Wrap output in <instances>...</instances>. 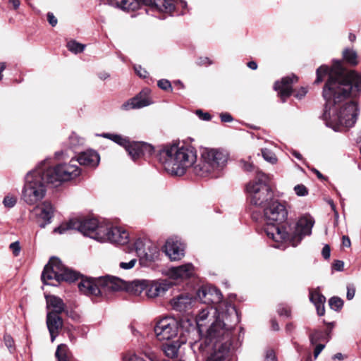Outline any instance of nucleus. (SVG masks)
Here are the masks:
<instances>
[{
  "label": "nucleus",
  "instance_id": "16",
  "mask_svg": "<svg viewBox=\"0 0 361 361\" xmlns=\"http://www.w3.org/2000/svg\"><path fill=\"white\" fill-rule=\"evenodd\" d=\"M106 3L123 11H133L141 8L142 5L154 8V0H106Z\"/></svg>",
  "mask_w": 361,
  "mask_h": 361
},
{
  "label": "nucleus",
  "instance_id": "42",
  "mask_svg": "<svg viewBox=\"0 0 361 361\" xmlns=\"http://www.w3.org/2000/svg\"><path fill=\"white\" fill-rule=\"evenodd\" d=\"M294 191L298 196H305L308 194V190L304 185H297L294 187Z\"/></svg>",
  "mask_w": 361,
  "mask_h": 361
},
{
  "label": "nucleus",
  "instance_id": "14",
  "mask_svg": "<svg viewBox=\"0 0 361 361\" xmlns=\"http://www.w3.org/2000/svg\"><path fill=\"white\" fill-rule=\"evenodd\" d=\"M197 296L204 304H219L223 295L219 289L211 285H204L200 288Z\"/></svg>",
  "mask_w": 361,
  "mask_h": 361
},
{
  "label": "nucleus",
  "instance_id": "53",
  "mask_svg": "<svg viewBox=\"0 0 361 361\" xmlns=\"http://www.w3.org/2000/svg\"><path fill=\"white\" fill-rule=\"evenodd\" d=\"M196 114L199 116L200 118L203 121H209L212 118L209 114L203 113L202 110H197Z\"/></svg>",
  "mask_w": 361,
  "mask_h": 361
},
{
  "label": "nucleus",
  "instance_id": "63",
  "mask_svg": "<svg viewBox=\"0 0 361 361\" xmlns=\"http://www.w3.org/2000/svg\"><path fill=\"white\" fill-rule=\"evenodd\" d=\"M295 329V326L292 323H288L286 326V331L288 333H291Z\"/></svg>",
  "mask_w": 361,
  "mask_h": 361
},
{
  "label": "nucleus",
  "instance_id": "29",
  "mask_svg": "<svg viewBox=\"0 0 361 361\" xmlns=\"http://www.w3.org/2000/svg\"><path fill=\"white\" fill-rule=\"evenodd\" d=\"M310 342L311 345H314L317 343H326L331 338L330 330L322 331L318 329L313 330L309 334Z\"/></svg>",
  "mask_w": 361,
  "mask_h": 361
},
{
  "label": "nucleus",
  "instance_id": "21",
  "mask_svg": "<svg viewBox=\"0 0 361 361\" xmlns=\"http://www.w3.org/2000/svg\"><path fill=\"white\" fill-rule=\"evenodd\" d=\"M99 156L98 153L94 150H87L85 152L80 153V155L77 160L71 159L69 163H66V164H73L75 165L80 170V173H81V170L80 167L78 166L77 163L80 165L90 166V167H95L99 164Z\"/></svg>",
  "mask_w": 361,
  "mask_h": 361
},
{
  "label": "nucleus",
  "instance_id": "48",
  "mask_svg": "<svg viewBox=\"0 0 361 361\" xmlns=\"http://www.w3.org/2000/svg\"><path fill=\"white\" fill-rule=\"evenodd\" d=\"M278 313L281 316H286L287 317L290 316V310L289 307L286 306H280L277 310Z\"/></svg>",
  "mask_w": 361,
  "mask_h": 361
},
{
  "label": "nucleus",
  "instance_id": "26",
  "mask_svg": "<svg viewBox=\"0 0 361 361\" xmlns=\"http://www.w3.org/2000/svg\"><path fill=\"white\" fill-rule=\"evenodd\" d=\"M195 274V267L191 263L171 267L169 269V275L174 280H185L192 277Z\"/></svg>",
  "mask_w": 361,
  "mask_h": 361
},
{
  "label": "nucleus",
  "instance_id": "34",
  "mask_svg": "<svg viewBox=\"0 0 361 361\" xmlns=\"http://www.w3.org/2000/svg\"><path fill=\"white\" fill-rule=\"evenodd\" d=\"M55 355L58 361H71L68 348L64 344L58 345Z\"/></svg>",
  "mask_w": 361,
  "mask_h": 361
},
{
  "label": "nucleus",
  "instance_id": "64",
  "mask_svg": "<svg viewBox=\"0 0 361 361\" xmlns=\"http://www.w3.org/2000/svg\"><path fill=\"white\" fill-rule=\"evenodd\" d=\"M129 361H145V360L143 358L137 356L136 355H133L130 357Z\"/></svg>",
  "mask_w": 361,
  "mask_h": 361
},
{
  "label": "nucleus",
  "instance_id": "41",
  "mask_svg": "<svg viewBox=\"0 0 361 361\" xmlns=\"http://www.w3.org/2000/svg\"><path fill=\"white\" fill-rule=\"evenodd\" d=\"M17 202V198L13 195H8L5 196L3 200L4 205L7 208L13 207Z\"/></svg>",
  "mask_w": 361,
  "mask_h": 361
},
{
  "label": "nucleus",
  "instance_id": "54",
  "mask_svg": "<svg viewBox=\"0 0 361 361\" xmlns=\"http://www.w3.org/2000/svg\"><path fill=\"white\" fill-rule=\"evenodd\" d=\"M331 250L329 245H325L322 250V255L326 259L330 257Z\"/></svg>",
  "mask_w": 361,
  "mask_h": 361
},
{
  "label": "nucleus",
  "instance_id": "57",
  "mask_svg": "<svg viewBox=\"0 0 361 361\" xmlns=\"http://www.w3.org/2000/svg\"><path fill=\"white\" fill-rule=\"evenodd\" d=\"M266 361H276L274 350H268L266 355Z\"/></svg>",
  "mask_w": 361,
  "mask_h": 361
},
{
  "label": "nucleus",
  "instance_id": "62",
  "mask_svg": "<svg viewBox=\"0 0 361 361\" xmlns=\"http://www.w3.org/2000/svg\"><path fill=\"white\" fill-rule=\"evenodd\" d=\"M271 328L274 331H279V326L278 322L275 319H272L271 321Z\"/></svg>",
  "mask_w": 361,
  "mask_h": 361
},
{
  "label": "nucleus",
  "instance_id": "61",
  "mask_svg": "<svg viewBox=\"0 0 361 361\" xmlns=\"http://www.w3.org/2000/svg\"><path fill=\"white\" fill-rule=\"evenodd\" d=\"M342 244L344 247H349L350 246V238L346 235H343L342 238Z\"/></svg>",
  "mask_w": 361,
  "mask_h": 361
},
{
  "label": "nucleus",
  "instance_id": "15",
  "mask_svg": "<svg viewBox=\"0 0 361 361\" xmlns=\"http://www.w3.org/2000/svg\"><path fill=\"white\" fill-rule=\"evenodd\" d=\"M126 150L134 161L142 157H150L154 152V147L144 142L129 141Z\"/></svg>",
  "mask_w": 361,
  "mask_h": 361
},
{
  "label": "nucleus",
  "instance_id": "24",
  "mask_svg": "<svg viewBox=\"0 0 361 361\" xmlns=\"http://www.w3.org/2000/svg\"><path fill=\"white\" fill-rule=\"evenodd\" d=\"M195 302L190 295L180 294L171 299L170 303L174 310L184 313L190 310Z\"/></svg>",
  "mask_w": 361,
  "mask_h": 361
},
{
  "label": "nucleus",
  "instance_id": "32",
  "mask_svg": "<svg viewBox=\"0 0 361 361\" xmlns=\"http://www.w3.org/2000/svg\"><path fill=\"white\" fill-rule=\"evenodd\" d=\"M214 309L212 306H207L199 311L196 316V323L198 328L200 329L204 325V322L207 319L210 311L213 310L214 312Z\"/></svg>",
  "mask_w": 361,
  "mask_h": 361
},
{
  "label": "nucleus",
  "instance_id": "55",
  "mask_svg": "<svg viewBox=\"0 0 361 361\" xmlns=\"http://www.w3.org/2000/svg\"><path fill=\"white\" fill-rule=\"evenodd\" d=\"M324 303L325 302H322L321 304L319 303L314 305L319 316H322L325 313Z\"/></svg>",
  "mask_w": 361,
  "mask_h": 361
},
{
  "label": "nucleus",
  "instance_id": "23",
  "mask_svg": "<svg viewBox=\"0 0 361 361\" xmlns=\"http://www.w3.org/2000/svg\"><path fill=\"white\" fill-rule=\"evenodd\" d=\"M154 6L153 9H155L160 12H164L173 15V13L178 9L182 8L183 9L186 8L187 3L182 0H154Z\"/></svg>",
  "mask_w": 361,
  "mask_h": 361
},
{
  "label": "nucleus",
  "instance_id": "59",
  "mask_svg": "<svg viewBox=\"0 0 361 361\" xmlns=\"http://www.w3.org/2000/svg\"><path fill=\"white\" fill-rule=\"evenodd\" d=\"M307 91L306 88L301 87L300 90L295 94V97L298 99H302L306 94Z\"/></svg>",
  "mask_w": 361,
  "mask_h": 361
},
{
  "label": "nucleus",
  "instance_id": "1",
  "mask_svg": "<svg viewBox=\"0 0 361 361\" xmlns=\"http://www.w3.org/2000/svg\"><path fill=\"white\" fill-rule=\"evenodd\" d=\"M314 83L319 84L328 75L322 97L325 100L323 118L335 131L350 128L355 124L359 109L350 96L361 92V74L346 69L341 61H334L331 67L321 66L317 69Z\"/></svg>",
  "mask_w": 361,
  "mask_h": 361
},
{
  "label": "nucleus",
  "instance_id": "6",
  "mask_svg": "<svg viewBox=\"0 0 361 361\" xmlns=\"http://www.w3.org/2000/svg\"><path fill=\"white\" fill-rule=\"evenodd\" d=\"M263 212L267 223L264 227L267 235L276 243L286 242L289 239L290 233L286 226H281L287 219L288 212L286 207L274 200L263 209Z\"/></svg>",
  "mask_w": 361,
  "mask_h": 361
},
{
  "label": "nucleus",
  "instance_id": "38",
  "mask_svg": "<svg viewBox=\"0 0 361 361\" xmlns=\"http://www.w3.org/2000/svg\"><path fill=\"white\" fill-rule=\"evenodd\" d=\"M67 47L69 51L75 54L81 53L85 49V45L75 41L68 42Z\"/></svg>",
  "mask_w": 361,
  "mask_h": 361
},
{
  "label": "nucleus",
  "instance_id": "18",
  "mask_svg": "<svg viewBox=\"0 0 361 361\" xmlns=\"http://www.w3.org/2000/svg\"><path fill=\"white\" fill-rule=\"evenodd\" d=\"M314 225V220L310 216H303L297 221L295 227V231L292 235L289 237V240L293 241L297 239L300 242L302 237L310 235Z\"/></svg>",
  "mask_w": 361,
  "mask_h": 361
},
{
  "label": "nucleus",
  "instance_id": "5",
  "mask_svg": "<svg viewBox=\"0 0 361 361\" xmlns=\"http://www.w3.org/2000/svg\"><path fill=\"white\" fill-rule=\"evenodd\" d=\"M157 157L168 173L180 176L195 162L197 152L190 146L165 145L158 152Z\"/></svg>",
  "mask_w": 361,
  "mask_h": 361
},
{
  "label": "nucleus",
  "instance_id": "27",
  "mask_svg": "<svg viewBox=\"0 0 361 361\" xmlns=\"http://www.w3.org/2000/svg\"><path fill=\"white\" fill-rule=\"evenodd\" d=\"M60 314L48 312L47 314V326L50 334L51 341L53 342L59 335V331L63 327V319Z\"/></svg>",
  "mask_w": 361,
  "mask_h": 361
},
{
  "label": "nucleus",
  "instance_id": "46",
  "mask_svg": "<svg viewBox=\"0 0 361 361\" xmlns=\"http://www.w3.org/2000/svg\"><path fill=\"white\" fill-rule=\"evenodd\" d=\"M136 262L137 259L134 258L130 259L128 262H121L119 267L123 269H130L135 266Z\"/></svg>",
  "mask_w": 361,
  "mask_h": 361
},
{
  "label": "nucleus",
  "instance_id": "12",
  "mask_svg": "<svg viewBox=\"0 0 361 361\" xmlns=\"http://www.w3.org/2000/svg\"><path fill=\"white\" fill-rule=\"evenodd\" d=\"M97 240L110 242L113 244L126 245L129 241V234L126 230L118 226H111L105 224L104 229L99 233Z\"/></svg>",
  "mask_w": 361,
  "mask_h": 361
},
{
  "label": "nucleus",
  "instance_id": "36",
  "mask_svg": "<svg viewBox=\"0 0 361 361\" xmlns=\"http://www.w3.org/2000/svg\"><path fill=\"white\" fill-rule=\"evenodd\" d=\"M310 300L314 305L326 301L325 297L317 290L310 292Z\"/></svg>",
  "mask_w": 361,
  "mask_h": 361
},
{
  "label": "nucleus",
  "instance_id": "33",
  "mask_svg": "<svg viewBox=\"0 0 361 361\" xmlns=\"http://www.w3.org/2000/svg\"><path fill=\"white\" fill-rule=\"evenodd\" d=\"M343 59L352 66H356L358 63L357 55L355 51L351 49H345L343 52Z\"/></svg>",
  "mask_w": 361,
  "mask_h": 361
},
{
  "label": "nucleus",
  "instance_id": "2",
  "mask_svg": "<svg viewBox=\"0 0 361 361\" xmlns=\"http://www.w3.org/2000/svg\"><path fill=\"white\" fill-rule=\"evenodd\" d=\"M214 314L216 319L207 330L206 337L194 342L189 341V343L195 353L209 350H214V353H219L227 344L228 349L224 352V360L229 350L237 345L231 341V331L240 322V314L235 307L228 303L224 305V308L221 305L216 307Z\"/></svg>",
  "mask_w": 361,
  "mask_h": 361
},
{
  "label": "nucleus",
  "instance_id": "35",
  "mask_svg": "<svg viewBox=\"0 0 361 361\" xmlns=\"http://www.w3.org/2000/svg\"><path fill=\"white\" fill-rule=\"evenodd\" d=\"M84 143V139L79 137L75 133H72L69 136V148L75 152L78 147Z\"/></svg>",
  "mask_w": 361,
  "mask_h": 361
},
{
  "label": "nucleus",
  "instance_id": "28",
  "mask_svg": "<svg viewBox=\"0 0 361 361\" xmlns=\"http://www.w3.org/2000/svg\"><path fill=\"white\" fill-rule=\"evenodd\" d=\"M166 343L163 344L162 349L169 357H174L178 355V350L182 344L188 342V339L180 336V338L176 341L173 339L167 341Z\"/></svg>",
  "mask_w": 361,
  "mask_h": 361
},
{
  "label": "nucleus",
  "instance_id": "39",
  "mask_svg": "<svg viewBox=\"0 0 361 361\" xmlns=\"http://www.w3.org/2000/svg\"><path fill=\"white\" fill-rule=\"evenodd\" d=\"M262 155L266 161L272 164H276L277 162V158L275 154L268 149H262Z\"/></svg>",
  "mask_w": 361,
  "mask_h": 361
},
{
  "label": "nucleus",
  "instance_id": "9",
  "mask_svg": "<svg viewBox=\"0 0 361 361\" xmlns=\"http://www.w3.org/2000/svg\"><path fill=\"white\" fill-rule=\"evenodd\" d=\"M105 224V222H99L94 217H77L73 218L68 222L61 224L56 227L54 232L63 234L68 230L75 229L84 235L97 240L99 233L104 229Z\"/></svg>",
  "mask_w": 361,
  "mask_h": 361
},
{
  "label": "nucleus",
  "instance_id": "11",
  "mask_svg": "<svg viewBox=\"0 0 361 361\" xmlns=\"http://www.w3.org/2000/svg\"><path fill=\"white\" fill-rule=\"evenodd\" d=\"M179 327L180 324L176 319L173 317H164L156 324L154 333L160 341H171L177 336Z\"/></svg>",
  "mask_w": 361,
  "mask_h": 361
},
{
  "label": "nucleus",
  "instance_id": "4",
  "mask_svg": "<svg viewBox=\"0 0 361 361\" xmlns=\"http://www.w3.org/2000/svg\"><path fill=\"white\" fill-rule=\"evenodd\" d=\"M147 280H135L128 283L118 277L106 275L93 279H82L78 284L80 291L88 296H98L110 291L126 290L134 295L145 291Z\"/></svg>",
  "mask_w": 361,
  "mask_h": 361
},
{
  "label": "nucleus",
  "instance_id": "3",
  "mask_svg": "<svg viewBox=\"0 0 361 361\" xmlns=\"http://www.w3.org/2000/svg\"><path fill=\"white\" fill-rule=\"evenodd\" d=\"M44 164V163L41 164L43 166ZM79 175V169L73 164H59L46 169L42 166H39L36 169L27 173L22 197L27 204L33 205L44 197L45 183L57 187L62 183L74 179Z\"/></svg>",
  "mask_w": 361,
  "mask_h": 361
},
{
  "label": "nucleus",
  "instance_id": "7",
  "mask_svg": "<svg viewBox=\"0 0 361 361\" xmlns=\"http://www.w3.org/2000/svg\"><path fill=\"white\" fill-rule=\"evenodd\" d=\"M246 191L250 204L262 209L274 200L269 177L261 171H257L255 180L246 185Z\"/></svg>",
  "mask_w": 361,
  "mask_h": 361
},
{
  "label": "nucleus",
  "instance_id": "31",
  "mask_svg": "<svg viewBox=\"0 0 361 361\" xmlns=\"http://www.w3.org/2000/svg\"><path fill=\"white\" fill-rule=\"evenodd\" d=\"M99 136L109 139L115 143L126 148L130 140L127 137L122 136L118 134L105 133L99 135Z\"/></svg>",
  "mask_w": 361,
  "mask_h": 361
},
{
  "label": "nucleus",
  "instance_id": "60",
  "mask_svg": "<svg viewBox=\"0 0 361 361\" xmlns=\"http://www.w3.org/2000/svg\"><path fill=\"white\" fill-rule=\"evenodd\" d=\"M243 168L244 169L245 171H251L254 169V166L251 163L244 161Z\"/></svg>",
  "mask_w": 361,
  "mask_h": 361
},
{
  "label": "nucleus",
  "instance_id": "52",
  "mask_svg": "<svg viewBox=\"0 0 361 361\" xmlns=\"http://www.w3.org/2000/svg\"><path fill=\"white\" fill-rule=\"evenodd\" d=\"M47 20H48L49 23L51 26H53V27L56 26V24H57V22H58V20H57L56 18V17L54 16V15L52 13H51V12H49V13H47Z\"/></svg>",
  "mask_w": 361,
  "mask_h": 361
},
{
  "label": "nucleus",
  "instance_id": "19",
  "mask_svg": "<svg viewBox=\"0 0 361 361\" xmlns=\"http://www.w3.org/2000/svg\"><path fill=\"white\" fill-rule=\"evenodd\" d=\"M149 90L145 89L135 97L128 100L121 106L123 110H130L133 109H140L151 104L152 100L148 96Z\"/></svg>",
  "mask_w": 361,
  "mask_h": 361
},
{
  "label": "nucleus",
  "instance_id": "20",
  "mask_svg": "<svg viewBox=\"0 0 361 361\" xmlns=\"http://www.w3.org/2000/svg\"><path fill=\"white\" fill-rule=\"evenodd\" d=\"M171 287V283L166 280L147 281L145 295L148 298H154L167 291Z\"/></svg>",
  "mask_w": 361,
  "mask_h": 361
},
{
  "label": "nucleus",
  "instance_id": "25",
  "mask_svg": "<svg viewBox=\"0 0 361 361\" xmlns=\"http://www.w3.org/2000/svg\"><path fill=\"white\" fill-rule=\"evenodd\" d=\"M164 250L171 260L180 259L184 255L183 245L179 240L172 238L166 240Z\"/></svg>",
  "mask_w": 361,
  "mask_h": 361
},
{
  "label": "nucleus",
  "instance_id": "49",
  "mask_svg": "<svg viewBox=\"0 0 361 361\" xmlns=\"http://www.w3.org/2000/svg\"><path fill=\"white\" fill-rule=\"evenodd\" d=\"M314 350V357L317 359L318 355L321 353V352L324 350L326 346L325 343H317Z\"/></svg>",
  "mask_w": 361,
  "mask_h": 361
},
{
  "label": "nucleus",
  "instance_id": "47",
  "mask_svg": "<svg viewBox=\"0 0 361 361\" xmlns=\"http://www.w3.org/2000/svg\"><path fill=\"white\" fill-rule=\"evenodd\" d=\"M355 294V287L353 284H348L347 286V294L346 298L348 300H352Z\"/></svg>",
  "mask_w": 361,
  "mask_h": 361
},
{
  "label": "nucleus",
  "instance_id": "17",
  "mask_svg": "<svg viewBox=\"0 0 361 361\" xmlns=\"http://www.w3.org/2000/svg\"><path fill=\"white\" fill-rule=\"evenodd\" d=\"M134 249L138 256L145 258L147 261H154L158 255L157 247L151 245V243L140 238L135 240L133 244Z\"/></svg>",
  "mask_w": 361,
  "mask_h": 361
},
{
  "label": "nucleus",
  "instance_id": "56",
  "mask_svg": "<svg viewBox=\"0 0 361 361\" xmlns=\"http://www.w3.org/2000/svg\"><path fill=\"white\" fill-rule=\"evenodd\" d=\"M222 122H231L233 121L232 116L228 113H223L220 116Z\"/></svg>",
  "mask_w": 361,
  "mask_h": 361
},
{
  "label": "nucleus",
  "instance_id": "13",
  "mask_svg": "<svg viewBox=\"0 0 361 361\" xmlns=\"http://www.w3.org/2000/svg\"><path fill=\"white\" fill-rule=\"evenodd\" d=\"M36 218V222L42 228L51 222L54 217L55 209L52 204L47 200L36 206L32 211Z\"/></svg>",
  "mask_w": 361,
  "mask_h": 361
},
{
  "label": "nucleus",
  "instance_id": "51",
  "mask_svg": "<svg viewBox=\"0 0 361 361\" xmlns=\"http://www.w3.org/2000/svg\"><path fill=\"white\" fill-rule=\"evenodd\" d=\"M197 64L200 66H209L212 64V61L207 57H200L197 60Z\"/></svg>",
  "mask_w": 361,
  "mask_h": 361
},
{
  "label": "nucleus",
  "instance_id": "43",
  "mask_svg": "<svg viewBox=\"0 0 361 361\" xmlns=\"http://www.w3.org/2000/svg\"><path fill=\"white\" fill-rule=\"evenodd\" d=\"M158 87L164 90H172L171 84L169 80L166 79L159 80L157 82Z\"/></svg>",
  "mask_w": 361,
  "mask_h": 361
},
{
  "label": "nucleus",
  "instance_id": "45",
  "mask_svg": "<svg viewBox=\"0 0 361 361\" xmlns=\"http://www.w3.org/2000/svg\"><path fill=\"white\" fill-rule=\"evenodd\" d=\"M10 250L12 251L14 256H18L20 252V246L18 241L13 242L9 245Z\"/></svg>",
  "mask_w": 361,
  "mask_h": 361
},
{
  "label": "nucleus",
  "instance_id": "44",
  "mask_svg": "<svg viewBox=\"0 0 361 361\" xmlns=\"http://www.w3.org/2000/svg\"><path fill=\"white\" fill-rule=\"evenodd\" d=\"M4 341L6 346L8 348V350L11 352L14 345V341L11 336L8 334H5L4 336Z\"/></svg>",
  "mask_w": 361,
  "mask_h": 361
},
{
  "label": "nucleus",
  "instance_id": "50",
  "mask_svg": "<svg viewBox=\"0 0 361 361\" xmlns=\"http://www.w3.org/2000/svg\"><path fill=\"white\" fill-rule=\"evenodd\" d=\"M134 69L135 73L140 77L145 78L147 76V72L143 69L141 66H135Z\"/></svg>",
  "mask_w": 361,
  "mask_h": 361
},
{
  "label": "nucleus",
  "instance_id": "40",
  "mask_svg": "<svg viewBox=\"0 0 361 361\" xmlns=\"http://www.w3.org/2000/svg\"><path fill=\"white\" fill-rule=\"evenodd\" d=\"M228 345L224 346V350L219 353H212L206 361H222L224 360V352L228 349Z\"/></svg>",
  "mask_w": 361,
  "mask_h": 361
},
{
  "label": "nucleus",
  "instance_id": "30",
  "mask_svg": "<svg viewBox=\"0 0 361 361\" xmlns=\"http://www.w3.org/2000/svg\"><path fill=\"white\" fill-rule=\"evenodd\" d=\"M47 308H51L50 312L56 314L62 313L66 308V305L62 299L55 295H49L46 297Z\"/></svg>",
  "mask_w": 361,
  "mask_h": 361
},
{
  "label": "nucleus",
  "instance_id": "58",
  "mask_svg": "<svg viewBox=\"0 0 361 361\" xmlns=\"http://www.w3.org/2000/svg\"><path fill=\"white\" fill-rule=\"evenodd\" d=\"M343 262L341 260H336L333 264V268L336 271H341L343 267Z\"/></svg>",
  "mask_w": 361,
  "mask_h": 361
},
{
  "label": "nucleus",
  "instance_id": "37",
  "mask_svg": "<svg viewBox=\"0 0 361 361\" xmlns=\"http://www.w3.org/2000/svg\"><path fill=\"white\" fill-rule=\"evenodd\" d=\"M329 305L332 310L339 311L343 306V300L339 297L334 296L329 299Z\"/></svg>",
  "mask_w": 361,
  "mask_h": 361
},
{
  "label": "nucleus",
  "instance_id": "22",
  "mask_svg": "<svg viewBox=\"0 0 361 361\" xmlns=\"http://www.w3.org/2000/svg\"><path fill=\"white\" fill-rule=\"evenodd\" d=\"M298 81V77L295 75L283 78L281 81H277L274 84V89L279 92V94L283 102L289 97L293 92L292 84Z\"/></svg>",
  "mask_w": 361,
  "mask_h": 361
},
{
  "label": "nucleus",
  "instance_id": "8",
  "mask_svg": "<svg viewBox=\"0 0 361 361\" xmlns=\"http://www.w3.org/2000/svg\"><path fill=\"white\" fill-rule=\"evenodd\" d=\"M228 154L216 149H205L202 153V159L194 167L195 173L201 177H217L226 166Z\"/></svg>",
  "mask_w": 361,
  "mask_h": 361
},
{
  "label": "nucleus",
  "instance_id": "10",
  "mask_svg": "<svg viewBox=\"0 0 361 361\" xmlns=\"http://www.w3.org/2000/svg\"><path fill=\"white\" fill-rule=\"evenodd\" d=\"M82 275L71 269L66 267L57 257H51L44 267L41 279L44 284H49L47 281L55 279L56 282H74Z\"/></svg>",
  "mask_w": 361,
  "mask_h": 361
}]
</instances>
